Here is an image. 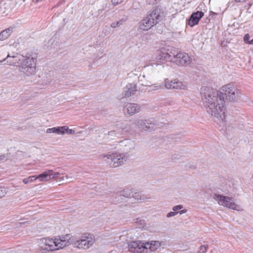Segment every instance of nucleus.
<instances>
[{
  "label": "nucleus",
  "mask_w": 253,
  "mask_h": 253,
  "mask_svg": "<svg viewBox=\"0 0 253 253\" xmlns=\"http://www.w3.org/2000/svg\"><path fill=\"white\" fill-rule=\"evenodd\" d=\"M203 102L207 112L216 119L220 125L225 126L226 121V109L224 98L232 101L238 97V90L234 85L229 84L223 85L217 92L213 89L204 86L201 89Z\"/></svg>",
  "instance_id": "nucleus-1"
},
{
  "label": "nucleus",
  "mask_w": 253,
  "mask_h": 253,
  "mask_svg": "<svg viewBox=\"0 0 253 253\" xmlns=\"http://www.w3.org/2000/svg\"><path fill=\"white\" fill-rule=\"evenodd\" d=\"M175 48L171 46L161 47L156 51L155 57L152 62L148 64V66H151L156 70L160 72L164 68V62L168 61L172 62Z\"/></svg>",
  "instance_id": "nucleus-2"
},
{
  "label": "nucleus",
  "mask_w": 253,
  "mask_h": 253,
  "mask_svg": "<svg viewBox=\"0 0 253 253\" xmlns=\"http://www.w3.org/2000/svg\"><path fill=\"white\" fill-rule=\"evenodd\" d=\"M67 246L73 244L80 249H87L91 247L95 242L94 236L89 233H85L80 236L66 235Z\"/></svg>",
  "instance_id": "nucleus-3"
},
{
  "label": "nucleus",
  "mask_w": 253,
  "mask_h": 253,
  "mask_svg": "<svg viewBox=\"0 0 253 253\" xmlns=\"http://www.w3.org/2000/svg\"><path fill=\"white\" fill-rule=\"evenodd\" d=\"M66 235L55 238H42L39 242V246L42 250L53 251L58 250L67 246Z\"/></svg>",
  "instance_id": "nucleus-4"
},
{
  "label": "nucleus",
  "mask_w": 253,
  "mask_h": 253,
  "mask_svg": "<svg viewBox=\"0 0 253 253\" xmlns=\"http://www.w3.org/2000/svg\"><path fill=\"white\" fill-rule=\"evenodd\" d=\"M102 160L111 168H117L124 164L128 160L129 155L120 152L102 155Z\"/></svg>",
  "instance_id": "nucleus-5"
},
{
  "label": "nucleus",
  "mask_w": 253,
  "mask_h": 253,
  "mask_svg": "<svg viewBox=\"0 0 253 253\" xmlns=\"http://www.w3.org/2000/svg\"><path fill=\"white\" fill-rule=\"evenodd\" d=\"M36 59L34 57L24 56L17 67L20 72L27 76H32L36 73Z\"/></svg>",
  "instance_id": "nucleus-6"
},
{
  "label": "nucleus",
  "mask_w": 253,
  "mask_h": 253,
  "mask_svg": "<svg viewBox=\"0 0 253 253\" xmlns=\"http://www.w3.org/2000/svg\"><path fill=\"white\" fill-rule=\"evenodd\" d=\"M125 124L122 126V129L128 131L130 129L137 127L144 131L153 130L154 124L149 120L135 119L130 121L129 126H125Z\"/></svg>",
  "instance_id": "nucleus-7"
},
{
  "label": "nucleus",
  "mask_w": 253,
  "mask_h": 253,
  "mask_svg": "<svg viewBox=\"0 0 253 253\" xmlns=\"http://www.w3.org/2000/svg\"><path fill=\"white\" fill-rule=\"evenodd\" d=\"M160 18L159 11L158 10H153L140 21L139 26L140 29L143 31L149 30L158 23Z\"/></svg>",
  "instance_id": "nucleus-8"
},
{
  "label": "nucleus",
  "mask_w": 253,
  "mask_h": 253,
  "mask_svg": "<svg viewBox=\"0 0 253 253\" xmlns=\"http://www.w3.org/2000/svg\"><path fill=\"white\" fill-rule=\"evenodd\" d=\"M214 199L219 205L224 207L237 211H242L243 210L242 206L234 202L233 199L231 197L215 194L214 196Z\"/></svg>",
  "instance_id": "nucleus-9"
},
{
  "label": "nucleus",
  "mask_w": 253,
  "mask_h": 253,
  "mask_svg": "<svg viewBox=\"0 0 253 253\" xmlns=\"http://www.w3.org/2000/svg\"><path fill=\"white\" fill-rule=\"evenodd\" d=\"M191 62V57L187 53L179 51L175 49L172 63L179 66H187L189 65Z\"/></svg>",
  "instance_id": "nucleus-10"
},
{
  "label": "nucleus",
  "mask_w": 253,
  "mask_h": 253,
  "mask_svg": "<svg viewBox=\"0 0 253 253\" xmlns=\"http://www.w3.org/2000/svg\"><path fill=\"white\" fill-rule=\"evenodd\" d=\"M118 144L124 154L129 155L136 149V144L134 141L130 139H125L118 141Z\"/></svg>",
  "instance_id": "nucleus-11"
},
{
  "label": "nucleus",
  "mask_w": 253,
  "mask_h": 253,
  "mask_svg": "<svg viewBox=\"0 0 253 253\" xmlns=\"http://www.w3.org/2000/svg\"><path fill=\"white\" fill-rule=\"evenodd\" d=\"M145 242L136 240L130 241L127 244L128 251L132 253H142L146 252Z\"/></svg>",
  "instance_id": "nucleus-12"
},
{
  "label": "nucleus",
  "mask_w": 253,
  "mask_h": 253,
  "mask_svg": "<svg viewBox=\"0 0 253 253\" xmlns=\"http://www.w3.org/2000/svg\"><path fill=\"white\" fill-rule=\"evenodd\" d=\"M165 84L166 88L168 89H185L188 87L187 83L177 80H165Z\"/></svg>",
  "instance_id": "nucleus-13"
},
{
  "label": "nucleus",
  "mask_w": 253,
  "mask_h": 253,
  "mask_svg": "<svg viewBox=\"0 0 253 253\" xmlns=\"http://www.w3.org/2000/svg\"><path fill=\"white\" fill-rule=\"evenodd\" d=\"M137 91L136 85L134 84H128L124 88L123 91L119 96L122 99L124 98H128L135 94Z\"/></svg>",
  "instance_id": "nucleus-14"
},
{
  "label": "nucleus",
  "mask_w": 253,
  "mask_h": 253,
  "mask_svg": "<svg viewBox=\"0 0 253 253\" xmlns=\"http://www.w3.org/2000/svg\"><path fill=\"white\" fill-rule=\"evenodd\" d=\"M140 110L139 105L133 103H127L124 108V113L130 116L138 113Z\"/></svg>",
  "instance_id": "nucleus-15"
},
{
  "label": "nucleus",
  "mask_w": 253,
  "mask_h": 253,
  "mask_svg": "<svg viewBox=\"0 0 253 253\" xmlns=\"http://www.w3.org/2000/svg\"><path fill=\"white\" fill-rule=\"evenodd\" d=\"M204 14L202 11H197L193 13L190 16L188 25L192 27L198 24L200 20L203 17Z\"/></svg>",
  "instance_id": "nucleus-16"
},
{
  "label": "nucleus",
  "mask_w": 253,
  "mask_h": 253,
  "mask_svg": "<svg viewBox=\"0 0 253 253\" xmlns=\"http://www.w3.org/2000/svg\"><path fill=\"white\" fill-rule=\"evenodd\" d=\"M23 58V55L16 54L14 56H10L9 54H8L5 59L7 60V63L8 65L16 66L17 67V65L19 64V62L21 61Z\"/></svg>",
  "instance_id": "nucleus-17"
},
{
  "label": "nucleus",
  "mask_w": 253,
  "mask_h": 253,
  "mask_svg": "<svg viewBox=\"0 0 253 253\" xmlns=\"http://www.w3.org/2000/svg\"><path fill=\"white\" fill-rule=\"evenodd\" d=\"M146 246V252L149 250L150 252H154L158 250L161 246V242L159 241H151L145 242Z\"/></svg>",
  "instance_id": "nucleus-18"
},
{
  "label": "nucleus",
  "mask_w": 253,
  "mask_h": 253,
  "mask_svg": "<svg viewBox=\"0 0 253 253\" xmlns=\"http://www.w3.org/2000/svg\"><path fill=\"white\" fill-rule=\"evenodd\" d=\"M49 170L45 171L42 173L36 175L37 180H38L40 182L42 181H48L50 180V177L49 175Z\"/></svg>",
  "instance_id": "nucleus-19"
},
{
  "label": "nucleus",
  "mask_w": 253,
  "mask_h": 253,
  "mask_svg": "<svg viewBox=\"0 0 253 253\" xmlns=\"http://www.w3.org/2000/svg\"><path fill=\"white\" fill-rule=\"evenodd\" d=\"M64 128L62 126L59 127H54L52 128H49L46 129V133H56L58 135H64Z\"/></svg>",
  "instance_id": "nucleus-20"
},
{
  "label": "nucleus",
  "mask_w": 253,
  "mask_h": 253,
  "mask_svg": "<svg viewBox=\"0 0 253 253\" xmlns=\"http://www.w3.org/2000/svg\"><path fill=\"white\" fill-rule=\"evenodd\" d=\"M12 29L8 28L0 33V41H3L9 37L12 32Z\"/></svg>",
  "instance_id": "nucleus-21"
},
{
  "label": "nucleus",
  "mask_w": 253,
  "mask_h": 253,
  "mask_svg": "<svg viewBox=\"0 0 253 253\" xmlns=\"http://www.w3.org/2000/svg\"><path fill=\"white\" fill-rule=\"evenodd\" d=\"M132 193V192L131 189L129 188H126L121 192L120 194L121 196L128 198L130 196Z\"/></svg>",
  "instance_id": "nucleus-22"
},
{
  "label": "nucleus",
  "mask_w": 253,
  "mask_h": 253,
  "mask_svg": "<svg viewBox=\"0 0 253 253\" xmlns=\"http://www.w3.org/2000/svg\"><path fill=\"white\" fill-rule=\"evenodd\" d=\"M186 211H187L186 210H182L179 211V212H174V211H170L167 214V217L168 218L171 217L176 215L178 213L180 214H182L183 213H185Z\"/></svg>",
  "instance_id": "nucleus-23"
},
{
  "label": "nucleus",
  "mask_w": 253,
  "mask_h": 253,
  "mask_svg": "<svg viewBox=\"0 0 253 253\" xmlns=\"http://www.w3.org/2000/svg\"><path fill=\"white\" fill-rule=\"evenodd\" d=\"M49 172V175L50 177V180L51 179H56L59 177L60 175V173L59 172H54L52 170L49 169L48 170Z\"/></svg>",
  "instance_id": "nucleus-24"
},
{
  "label": "nucleus",
  "mask_w": 253,
  "mask_h": 253,
  "mask_svg": "<svg viewBox=\"0 0 253 253\" xmlns=\"http://www.w3.org/2000/svg\"><path fill=\"white\" fill-rule=\"evenodd\" d=\"M36 175H32L30 176L27 178H24L23 179V182L24 184H27L29 183L35 181L37 180Z\"/></svg>",
  "instance_id": "nucleus-25"
},
{
  "label": "nucleus",
  "mask_w": 253,
  "mask_h": 253,
  "mask_svg": "<svg viewBox=\"0 0 253 253\" xmlns=\"http://www.w3.org/2000/svg\"><path fill=\"white\" fill-rule=\"evenodd\" d=\"M63 128H64V134L65 133L68 134H73L75 133V131L74 129H70L67 126H63Z\"/></svg>",
  "instance_id": "nucleus-26"
},
{
  "label": "nucleus",
  "mask_w": 253,
  "mask_h": 253,
  "mask_svg": "<svg viewBox=\"0 0 253 253\" xmlns=\"http://www.w3.org/2000/svg\"><path fill=\"white\" fill-rule=\"evenodd\" d=\"M123 20H120L117 22H114L112 23L110 26L112 28H115L122 25L123 24Z\"/></svg>",
  "instance_id": "nucleus-27"
},
{
  "label": "nucleus",
  "mask_w": 253,
  "mask_h": 253,
  "mask_svg": "<svg viewBox=\"0 0 253 253\" xmlns=\"http://www.w3.org/2000/svg\"><path fill=\"white\" fill-rule=\"evenodd\" d=\"M7 192V190L3 187H0V198L4 197Z\"/></svg>",
  "instance_id": "nucleus-28"
},
{
  "label": "nucleus",
  "mask_w": 253,
  "mask_h": 253,
  "mask_svg": "<svg viewBox=\"0 0 253 253\" xmlns=\"http://www.w3.org/2000/svg\"><path fill=\"white\" fill-rule=\"evenodd\" d=\"M133 197L136 200H144V198L143 197H142L141 194L139 192H136L133 195Z\"/></svg>",
  "instance_id": "nucleus-29"
},
{
  "label": "nucleus",
  "mask_w": 253,
  "mask_h": 253,
  "mask_svg": "<svg viewBox=\"0 0 253 253\" xmlns=\"http://www.w3.org/2000/svg\"><path fill=\"white\" fill-rule=\"evenodd\" d=\"M208 249V245H203L201 246L200 248V250L199 251V252L200 253H205L206 252Z\"/></svg>",
  "instance_id": "nucleus-30"
},
{
  "label": "nucleus",
  "mask_w": 253,
  "mask_h": 253,
  "mask_svg": "<svg viewBox=\"0 0 253 253\" xmlns=\"http://www.w3.org/2000/svg\"><path fill=\"white\" fill-rule=\"evenodd\" d=\"M183 209V206L181 205H177V206H174L173 208H172V210L173 211H174V212H178L177 211H181V210H182V209Z\"/></svg>",
  "instance_id": "nucleus-31"
},
{
  "label": "nucleus",
  "mask_w": 253,
  "mask_h": 253,
  "mask_svg": "<svg viewBox=\"0 0 253 253\" xmlns=\"http://www.w3.org/2000/svg\"><path fill=\"white\" fill-rule=\"evenodd\" d=\"M152 89L153 90H157L162 87V84H155L154 85H152Z\"/></svg>",
  "instance_id": "nucleus-32"
},
{
  "label": "nucleus",
  "mask_w": 253,
  "mask_h": 253,
  "mask_svg": "<svg viewBox=\"0 0 253 253\" xmlns=\"http://www.w3.org/2000/svg\"><path fill=\"white\" fill-rule=\"evenodd\" d=\"M250 36L249 34H246L244 37V40L245 42L249 43L250 42Z\"/></svg>",
  "instance_id": "nucleus-33"
},
{
  "label": "nucleus",
  "mask_w": 253,
  "mask_h": 253,
  "mask_svg": "<svg viewBox=\"0 0 253 253\" xmlns=\"http://www.w3.org/2000/svg\"><path fill=\"white\" fill-rule=\"evenodd\" d=\"M124 0H112V3L114 5H117L122 2Z\"/></svg>",
  "instance_id": "nucleus-34"
},
{
  "label": "nucleus",
  "mask_w": 253,
  "mask_h": 253,
  "mask_svg": "<svg viewBox=\"0 0 253 253\" xmlns=\"http://www.w3.org/2000/svg\"><path fill=\"white\" fill-rule=\"evenodd\" d=\"M6 158L7 157L4 154H2L0 155V161L5 160L6 159Z\"/></svg>",
  "instance_id": "nucleus-35"
},
{
  "label": "nucleus",
  "mask_w": 253,
  "mask_h": 253,
  "mask_svg": "<svg viewBox=\"0 0 253 253\" xmlns=\"http://www.w3.org/2000/svg\"><path fill=\"white\" fill-rule=\"evenodd\" d=\"M117 133H116L115 131H110L108 132V135L110 136H113L114 135H116Z\"/></svg>",
  "instance_id": "nucleus-36"
},
{
  "label": "nucleus",
  "mask_w": 253,
  "mask_h": 253,
  "mask_svg": "<svg viewBox=\"0 0 253 253\" xmlns=\"http://www.w3.org/2000/svg\"><path fill=\"white\" fill-rule=\"evenodd\" d=\"M142 84L144 86H150V83L147 82L146 83H142Z\"/></svg>",
  "instance_id": "nucleus-37"
},
{
  "label": "nucleus",
  "mask_w": 253,
  "mask_h": 253,
  "mask_svg": "<svg viewBox=\"0 0 253 253\" xmlns=\"http://www.w3.org/2000/svg\"><path fill=\"white\" fill-rule=\"evenodd\" d=\"M246 0H235L236 2H243L246 1Z\"/></svg>",
  "instance_id": "nucleus-38"
},
{
  "label": "nucleus",
  "mask_w": 253,
  "mask_h": 253,
  "mask_svg": "<svg viewBox=\"0 0 253 253\" xmlns=\"http://www.w3.org/2000/svg\"><path fill=\"white\" fill-rule=\"evenodd\" d=\"M6 60V59H3L0 61V65L2 64Z\"/></svg>",
  "instance_id": "nucleus-39"
},
{
  "label": "nucleus",
  "mask_w": 253,
  "mask_h": 253,
  "mask_svg": "<svg viewBox=\"0 0 253 253\" xmlns=\"http://www.w3.org/2000/svg\"><path fill=\"white\" fill-rule=\"evenodd\" d=\"M249 44H253V39L250 41Z\"/></svg>",
  "instance_id": "nucleus-40"
},
{
  "label": "nucleus",
  "mask_w": 253,
  "mask_h": 253,
  "mask_svg": "<svg viewBox=\"0 0 253 253\" xmlns=\"http://www.w3.org/2000/svg\"><path fill=\"white\" fill-rule=\"evenodd\" d=\"M142 78H145V76H143L142 77ZM139 81H142V79H141V77H139Z\"/></svg>",
  "instance_id": "nucleus-41"
},
{
  "label": "nucleus",
  "mask_w": 253,
  "mask_h": 253,
  "mask_svg": "<svg viewBox=\"0 0 253 253\" xmlns=\"http://www.w3.org/2000/svg\"><path fill=\"white\" fill-rule=\"evenodd\" d=\"M64 180V178L63 177L60 178V181H63Z\"/></svg>",
  "instance_id": "nucleus-42"
},
{
  "label": "nucleus",
  "mask_w": 253,
  "mask_h": 253,
  "mask_svg": "<svg viewBox=\"0 0 253 253\" xmlns=\"http://www.w3.org/2000/svg\"><path fill=\"white\" fill-rule=\"evenodd\" d=\"M65 177L67 179H68L69 178V176L68 175H66Z\"/></svg>",
  "instance_id": "nucleus-43"
},
{
  "label": "nucleus",
  "mask_w": 253,
  "mask_h": 253,
  "mask_svg": "<svg viewBox=\"0 0 253 253\" xmlns=\"http://www.w3.org/2000/svg\"><path fill=\"white\" fill-rule=\"evenodd\" d=\"M129 237L130 239H132V238H134V237H133V236H131V235H130V236H129Z\"/></svg>",
  "instance_id": "nucleus-44"
},
{
  "label": "nucleus",
  "mask_w": 253,
  "mask_h": 253,
  "mask_svg": "<svg viewBox=\"0 0 253 253\" xmlns=\"http://www.w3.org/2000/svg\"><path fill=\"white\" fill-rule=\"evenodd\" d=\"M133 232V231H130V232L128 234V235H129V234H130L131 233V232Z\"/></svg>",
  "instance_id": "nucleus-45"
},
{
  "label": "nucleus",
  "mask_w": 253,
  "mask_h": 253,
  "mask_svg": "<svg viewBox=\"0 0 253 253\" xmlns=\"http://www.w3.org/2000/svg\"><path fill=\"white\" fill-rule=\"evenodd\" d=\"M39 0H33L35 2H38Z\"/></svg>",
  "instance_id": "nucleus-46"
}]
</instances>
